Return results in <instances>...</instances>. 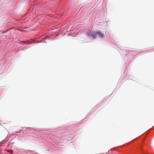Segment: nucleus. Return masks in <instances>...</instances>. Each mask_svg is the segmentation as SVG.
Instances as JSON below:
<instances>
[{
    "instance_id": "f257e3e1",
    "label": "nucleus",
    "mask_w": 154,
    "mask_h": 154,
    "mask_svg": "<svg viewBox=\"0 0 154 154\" xmlns=\"http://www.w3.org/2000/svg\"><path fill=\"white\" fill-rule=\"evenodd\" d=\"M88 35L89 36H91L93 38H96L97 36H98L101 38H103L104 37V34L99 31L90 32H89Z\"/></svg>"
},
{
    "instance_id": "f03ea898",
    "label": "nucleus",
    "mask_w": 154,
    "mask_h": 154,
    "mask_svg": "<svg viewBox=\"0 0 154 154\" xmlns=\"http://www.w3.org/2000/svg\"><path fill=\"white\" fill-rule=\"evenodd\" d=\"M23 42V43L25 44H30L31 43V42H29V41H24V42Z\"/></svg>"
},
{
    "instance_id": "7ed1b4c3",
    "label": "nucleus",
    "mask_w": 154,
    "mask_h": 154,
    "mask_svg": "<svg viewBox=\"0 0 154 154\" xmlns=\"http://www.w3.org/2000/svg\"><path fill=\"white\" fill-rule=\"evenodd\" d=\"M11 34H9V35H8V36H11Z\"/></svg>"
},
{
    "instance_id": "20e7f679",
    "label": "nucleus",
    "mask_w": 154,
    "mask_h": 154,
    "mask_svg": "<svg viewBox=\"0 0 154 154\" xmlns=\"http://www.w3.org/2000/svg\"><path fill=\"white\" fill-rule=\"evenodd\" d=\"M11 153L12 154V151L11 152Z\"/></svg>"
}]
</instances>
